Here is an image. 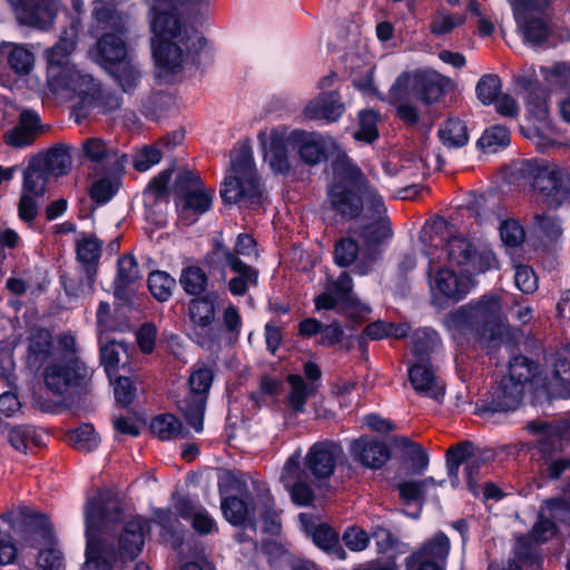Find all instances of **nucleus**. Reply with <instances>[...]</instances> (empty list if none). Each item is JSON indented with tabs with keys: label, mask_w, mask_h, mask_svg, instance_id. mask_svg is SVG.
<instances>
[{
	"label": "nucleus",
	"mask_w": 570,
	"mask_h": 570,
	"mask_svg": "<svg viewBox=\"0 0 570 570\" xmlns=\"http://www.w3.org/2000/svg\"><path fill=\"white\" fill-rule=\"evenodd\" d=\"M40 118L32 110H23L19 124L4 134V141L11 147L23 148L31 145L38 134Z\"/></svg>",
	"instance_id": "2f4dec72"
},
{
	"label": "nucleus",
	"mask_w": 570,
	"mask_h": 570,
	"mask_svg": "<svg viewBox=\"0 0 570 570\" xmlns=\"http://www.w3.org/2000/svg\"><path fill=\"white\" fill-rule=\"evenodd\" d=\"M259 144L264 150V159L274 173L283 174L288 170L287 146L297 148L301 158L306 164H317L330 150L336 149V141L317 132L303 130L287 131L285 127L266 128L258 134Z\"/></svg>",
	"instance_id": "20e7f679"
},
{
	"label": "nucleus",
	"mask_w": 570,
	"mask_h": 570,
	"mask_svg": "<svg viewBox=\"0 0 570 570\" xmlns=\"http://www.w3.org/2000/svg\"><path fill=\"white\" fill-rule=\"evenodd\" d=\"M372 206L358 218V227L354 233L365 247L364 255H370L392 237V230L386 217V208L382 197L372 196ZM372 261L373 257H370Z\"/></svg>",
	"instance_id": "f8f14e48"
},
{
	"label": "nucleus",
	"mask_w": 570,
	"mask_h": 570,
	"mask_svg": "<svg viewBox=\"0 0 570 570\" xmlns=\"http://www.w3.org/2000/svg\"><path fill=\"white\" fill-rule=\"evenodd\" d=\"M176 207L179 219L185 225L196 223L212 207L215 190L207 188L199 176L183 170L175 179Z\"/></svg>",
	"instance_id": "1a4fd4ad"
},
{
	"label": "nucleus",
	"mask_w": 570,
	"mask_h": 570,
	"mask_svg": "<svg viewBox=\"0 0 570 570\" xmlns=\"http://www.w3.org/2000/svg\"><path fill=\"white\" fill-rule=\"evenodd\" d=\"M502 305L495 295H484L476 304L461 306L449 313L443 323L453 338L459 340L468 333L495 341L505 328L502 322Z\"/></svg>",
	"instance_id": "0eeeda50"
},
{
	"label": "nucleus",
	"mask_w": 570,
	"mask_h": 570,
	"mask_svg": "<svg viewBox=\"0 0 570 570\" xmlns=\"http://www.w3.org/2000/svg\"><path fill=\"white\" fill-rule=\"evenodd\" d=\"M78 28L72 24L59 41L45 52L47 61V83L42 86L36 79L30 88L42 95H60L75 101L79 111L98 108L106 109L100 102V85L94 77L70 62V56L76 47Z\"/></svg>",
	"instance_id": "f03ea898"
},
{
	"label": "nucleus",
	"mask_w": 570,
	"mask_h": 570,
	"mask_svg": "<svg viewBox=\"0 0 570 570\" xmlns=\"http://www.w3.org/2000/svg\"><path fill=\"white\" fill-rule=\"evenodd\" d=\"M39 164L48 175L59 177L66 175L71 168V155L65 146H57L40 158L33 160Z\"/></svg>",
	"instance_id": "4c0bfd02"
},
{
	"label": "nucleus",
	"mask_w": 570,
	"mask_h": 570,
	"mask_svg": "<svg viewBox=\"0 0 570 570\" xmlns=\"http://www.w3.org/2000/svg\"><path fill=\"white\" fill-rule=\"evenodd\" d=\"M333 183L328 188L332 209L345 219H358L372 206V196L381 197L361 170L345 155L333 163Z\"/></svg>",
	"instance_id": "423d86ee"
},
{
	"label": "nucleus",
	"mask_w": 570,
	"mask_h": 570,
	"mask_svg": "<svg viewBox=\"0 0 570 570\" xmlns=\"http://www.w3.org/2000/svg\"><path fill=\"white\" fill-rule=\"evenodd\" d=\"M465 22V16L462 13H451L446 10H438L432 18L430 29L435 36L450 33L456 27Z\"/></svg>",
	"instance_id": "6e6d98bb"
},
{
	"label": "nucleus",
	"mask_w": 570,
	"mask_h": 570,
	"mask_svg": "<svg viewBox=\"0 0 570 570\" xmlns=\"http://www.w3.org/2000/svg\"><path fill=\"white\" fill-rule=\"evenodd\" d=\"M409 330L410 327L407 324H394L377 321L368 324L365 327L364 333L372 340H382L384 337L402 338L407 335Z\"/></svg>",
	"instance_id": "5fc2aeb1"
},
{
	"label": "nucleus",
	"mask_w": 570,
	"mask_h": 570,
	"mask_svg": "<svg viewBox=\"0 0 570 570\" xmlns=\"http://www.w3.org/2000/svg\"><path fill=\"white\" fill-rule=\"evenodd\" d=\"M49 361L45 370V382L55 394H62L71 385H81L91 376L90 370L71 350L66 355L59 353Z\"/></svg>",
	"instance_id": "9b49d317"
},
{
	"label": "nucleus",
	"mask_w": 570,
	"mask_h": 570,
	"mask_svg": "<svg viewBox=\"0 0 570 570\" xmlns=\"http://www.w3.org/2000/svg\"><path fill=\"white\" fill-rule=\"evenodd\" d=\"M510 144L509 130L500 125L485 129L478 140V147L484 154H495Z\"/></svg>",
	"instance_id": "c03bdc74"
},
{
	"label": "nucleus",
	"mask_w": 570,
	"mask_h": 570,
	"mask_svg": "<svg viewBox=\"0 0 570 570\" xmlns=\"http://www.w3.org/2000/svg\"><path fill=\"white\" fill-rule=\"evenodd\" d=\"M140 277L139 268L132 256H122L118 261V273L115 281L116 289L125 288Z\"/></svg>",
	"instance_id": "bf43d9fd"
},
{
	"label": "nucleus",
	"mask_w": 570,
	"mask_h": 570,
	"mask_svg": "<svg viewBox=\"0 0 570 570\" xmlns=\"http://www.w3.org/2000/svg\"><path fill=\"white\" fill-rule=\"evenodd\" d=\"M21 24L45 30L60 8V0H8Z\"/></svg>",
	"instance_id": "aec40b11"
},
{
	"label": "nucleus",
	"mask_w": 570,
	"mask_h": 570,
	"mask_svg": "<svg viewBox=\"0 0 570 570\" xmlns=\"http://www.w3.org/2000/svg\"><path fill=\"white\" fill-rule=\"evenodd\" d=\"M350 450L355 461L370 469L381 468L390 458L385 443L367 438L352 441Z\"/></svg>",
	"instance_id": "7c9ffc66"
},
{
	"label": "nucleus",
	"mask_w": 570,
	"mask_h": 570,
	"mask_svg": "<svg viewBox=\"0 0 570 570\" xmlns=\"http://www.w3.org/2000/svg\"><path fill=\"white\" fill-rule=\"evenodd\" d=\"M352 278L345 272L334 282L328 279L325 291L314 299L316 308L333 309L336 304L345 303L355 306L361 315L370 313V307L352 295Z\"/></svg>",
	"instance_id": "4be33fe9"
},
{
	"label": "nucleus",
	"mask_w": 570,
	"mask_h": 570,
	"mask_svg": "<svg viewBox=\"0 0 570 570\" xmlns=\"http://www.w3.org/2000/svg\"><path fill=\"white\" fill-rule=\"evenodd\" d=\"M342 454L343 451L338 444L331 441L318 442L309 448L305 464L315 479H328Z\"/></svg>",
	"instance_id": "5701e85b"
},
{
	"label": "nucleus",
	"mask_w": 570,
	"mask_h": 570,
	"mask_svg": "<svg viewBox=\"0 0 570 570\" xmlns=\"http://www.w3.org/2000/svg\"><path fill=\"white\" fill-rule=\"evenodd\" d=\"M287 381L291 385L288 405L295 413H301L304 411L306 400L315 394L316 385L314 383L306 384L297 374L288 375Z\"/></svg>",
	"instance_id": "37998d69"
},
{
	"label": "nucleus",
	"mask_w": 570,
	"mask_h": 570,
	"mask_svg": "<svg viewBox=\"0 0 570 570\" xmlns=\"http://www.w3.org/2000/svg\"><path fill=\"white\" fill-rule=\"evenodd\" d=\"M500 236L505 246L517 247L524 240V230L522 226L514 219H505L499 227Z\"/></svg>",
	"instance_id": "774afa93"
},
{
	"label": "nucleus",
	"mask_w": 570,
	"mask_h": 570,
	"mask_svg": "<svg viewBox=\"0 0 570 570\" xmlns=\"http://www.w3.org/2000/svg\"><path fill=\"white\" fill-rule=\"evenodd\" d=\"M544 389L551 397H570V348L556 353L552 367L544 376Z\"/></svg>",
	"instance_id": "a878e982"
},
{
	"label": "nucleus",
	"mask_w": 570,
	"mask_h": 570,
	"mask_svg": "<svg viewBox=\"0 0 570 570\" xmlns=\"http://www.w3.org/2000/svg\"><path fill=\"white\" fill-rule=\"evenodd\" d=\"M525 100L528 112L539 124L538 130H549L547 92L539 85L530 86Z\"/></svg>",
	"instance_id": "c9c22d12"
},
{
	"label": "nucleus",
	"mask_w": 570,
	"mask_h": 570,
	"mask_svg": "<svg viewBox=\"0 0 570 570\" xmlns=\"http://www.w3.org/2000/svg\"><path fill=\"white\" fill-rule=\"evenodd\" d=\"M533 187L549 207L560 206L570 195V173L558 165L541 168Z\"/></svg>",
	"instance_id": "a211bd4d"
},
{
	"label": "nucleus",
	"mask_w": 570,
	"mask_h": 570,
	"mask_svg": "<svg viewBox=\"0 0 570 570\" xmlns=\"http://www.w3.org/2000/svg\"><path fill=\"white\" fill-rule=\"evenodd\" d=\"M100 355L101 364L104 365L108 377L112 382L114 377L119 373L121 355H127V347L121 343L111 341L101 346Z\"/></svg>",
	"instance_id": "09e8293b"
},
{
	"label": "nucleus",
	"mask_w": 570,
	"mask_h": 570,
	"mask_svg": "<svg viewBox=\"0 0 570 570\" xmlns=\"http://www.w3.org/2000/svg\"><path fill=\"white\" fill-rule=\"evenodd\" d=\"M179 283L187 294L199 295L206 289L207 276L200 267L187 266L181 271Z\"/></svg>",
	"instance_id": "864d4df0"
},
{
	"label": "nucleus",
	"mask_w": 570,
	"mask_h": 570,
	"mask_svg": "<svg viewBox=\"0 0 570 570\" xmlns=\"http://www.w3.org/2000/svg\"><path fill=\"white\" fill-rule=\"evenodd\" d=\"M215 314V302L210 296L193 298L188 303L191 335L202 346H209L218 338V331L214 327Z\"/></svg>",
	"instance_id": "6ab92c4d"
},
{
	"label": "nucleus",
	"mask_w": 570,
	"mask_h": 570,
	"mask_svg": "<svg viewBox=\"0 0 570 570\" xmlns=\"http://www.w3.org/2000/svg\"><path fill=\"white\" fill-rule=\"evenodd\" d=\"M379 115L373 110L360 112V128L354 134L355 139L372 142L379 136L377 132Z\"/></svg>",
	"instance_id": "0e129e2a"
},
{
	"label": "nucleus",
	"mask_w": 570,
	"mask_h": 570,
	"mask_svg": "<svg viewBox=\"0 0 570 570\" xmlns=\"http://www.w3.org/2000/svg\"><path fill=\"white\" fill-rule=\"evenodd\" d=\"M48 176L49 175L39 164L31 161L24 171L21 193L43 197L48 183Z\"/></svg>",
	"instance_id": "49530a36"
},
{
	"label": "nucleus",
	"mask_w": 570,
	"mask_h": 570,
	"mask_svg": "<svg viewBox=\"0 0 570 570\" xmlns=\"http://www.w3.org/2000/svg\"><path fill=\"white\" fill-rule=\"evenodd\" d=\"M449 551V538L438 533L412 556V560L417 570H445Z\"/></svg>",
	"instance_id": "bb28decb"
},
{
	"label": "nucleus",
	"mask_w": 570,
	"mask_h": 570,
	"mask_svg": "<svg viewBox=\"0 0 570 570\" xmlns=\"http://www.w3.org/2000/svg\"><path fill=\"white\" fill-rule=\"evenodd\" d=\"M512 7L515 21L522 29L527 41L532 45L542 43L549 36L546 22L535 18V13L543 11L550 0H509Z\"/></svg>",
	"instance_id": "f3484780"
},
{
	"label": "nucleus",
	"mask_w": 570,
	"mask_h": 570,
	"mask_svg": "<svg viewBox=\"0 0 570 570\" xmlns=\"http://www.w3.org/2000/svg\"><path fill=\"white\" fill-rule=\"evenodd\" d=\"M222 511L229 523L240 525L253 521L256 508L243 499L230 497L223 500Z\"/></svg>",
	"instance_id": "ea45409f"
},
{
	"label": "nucleus",
	"mask_w": 570,
	"mask_h": 570,
	"mask_svg": "<svg viewBox=\"0 0 570 570\" xmlns=\"http://www.w3.org/2000/svg\"><path fill=\"white\" fill-rule=\"evenodd\" d=\"M124 503L110 491L100 492L85 505L86 562L81 570H114V551L99 538L109 523L122 520Z\"/></svg>",
	"instance_id": "39448f33"
},
{
	"label": "nucleus",
	"mask_w": 570,
	"mask_h": 570,
	"mask_svg": "<svg viewBox=\"0 0 570 570\" xmlns=\"http://www.w3.org/2000/svg\"><path fill=\"white\" fill-rule=\"evenodd\" d=\"M151 432L160 440H173L183 435L181 423L171 414H161L150 424Z\"/></svg>",
	"instance_id": "603ef678"
},
{
	"label": "nucleus",
	"mask_w": 570,
	"mask_h": 570,
	"mask_svg": "<svg viewBox=\"0 0 570 570\" xmlns=\"http://www.w3.org/2000/svg\"><path fill=\"white\" fill-rule=\"evenodd\" d=\"M115 0H94V17L98 23L111 27L90 50L91 58L110 73L124 91L132 90L140 79V70L122 39L124 20L112 8Z\"/></svg>",
	"instance_id": "7ed1b4c3"
},
{
	"label": "nucleus",
	"mask_w": 570,
	"mask_h": 570,
	"mask_svg": "<svg viewBox=\"0 0 570 570\" xmlns=\"http://www.w3.org/2000/svg\"><path fill=\"white\" fill-rule=\"evenodd\" d=\"M225 265L235 273L228 282V289L234 296L245 295L250 287L258 283V273L252 266L243 263L228 248L224 250Z\"/></svg>",
	"instance_id": "c85d7f7f"
},
{
	"label": "nucleus",
	"mask_w": 570,
	"mask_h": 570,
	"mask_svg": "<svg viewBox=\"0 0 570 570\" xmlns=\"http://www.w3.org/2000/svg\"><path fill=\"white\" fill-rule=\"evenodd\" d=\"M176 286V281L168 273L155 271L149 274L148 288L151 295L159 302L168 301Z\"/></svg>",
	"instance_id": "3c124183"
},
{
	"label": "nucleus",
	"mask_w": 570,
	"mask_h": 570,
	"mask_svg": "<svg viewBox=\"0 0 570 570\" xmlns=\"http://www.w3.org/2000/svg\"><path fill=\"white\" fill-rule=\"evenodd\" d=\"M220 196L225 203L258 205L263 188L254 163L253 151L242 145L230 154V166L224 178Z\"/></svg>",
	"instance_id": "6e6552de"
},
{
	"label": "nucleus",
	"mask_w": 570,
	"mask_h": 570,
	"mask_svg": "<svg viewBox=\"0 0 570 570\" xmlns=\"http://www.w3.org/2000/svg\"><path fill=\"white\" fill-rule=\"evenodd\" d=\"M154 35L153 56L157 76L169 78L189 65L206 67L214 61V43L196 30H188L180 18V0H146Z\"/></svg>",
	"instance_id": "f257e3e1"
},
{
	"label": "nucleus",
	"mask_w": 570,
	"mask_h": 570,
	"mask_svg": "<svg viewBox=\"0 0 570 570\" xmlns=\"http://www.w3.org/2000/svg\"><path fill=\"white\" fill-rule=\"evenodd\" d=\"M440 343V337L434 330L422 328L414 332L411 337V351L416 361H426L429 354Z\"/></svg>",
	"instance_id": "a18cd8bd"
},
{
	"label": "nucleus",
	"mask_w": 570,
	"mask_h": 570,
	"mask_svg": "<svg viewBox=\"0 0 570 570\" xmlns=\"http://www.w3.org/2000/svg\"><path fill=\"white\" fill-rule=\"evenodd\" d=\"M345 111L337 91L322 92L309 100L304 108V116L309 120L336 121Z\"/></svg>",
	"instance_id": "c756f323"
},
{
	"label": "nucleus",
	"mask_w": 570,
	"mask_h": 570,
	"mask_svg": "<svg viewBox=\"0 0 570 570\" xmlns=\"http://www.w3.org/2000/svg\"><path fill=\"white\" fill-rule=\"evenodd\" d=\"M443 256L449 263L461 266L468 274H480L497 267V259L490 250H476L462 236H453L448 240L438 259L441 262Z\"/></svg>",
	"instance_id": "ddd939ff"
},
{
	"label": "nucleus",
	"mask_w": 570,
	"mask_h": 570,
	"mask_svg": "<svg viewBox=\"0 0 570 570\" xmlns=\"http://www.w3.org/2000/svg\"><path fill=\"white\" fill-rule=\"evenodd\" d=\"M35 540L41 546L37 564L39 570H63V558L53 541L51 524L46 515L33 514L30 519Z\"/></svg>",
	"instance_id": "412c9836"
},
{
	"label": "nucleus",
	"mask_w": 570,
	"mask_h": 570,
	"mask_svg": "<svg viewBox=\"0 0 570 570\" xmlns=\"http://www.w3.org/2000/svg\"><path fill=\"white\" fill-rule=\"evenodd\" d=\"M416 77L402 73L390 89L389 99L392 104L409 101L413 96Z\"/></svg>",
	"instance_id": "13d9d810"
},
{
	"label": "nucleus",
	"mask_w": 570,
	"mask_h": 570,
	"mask_svg": "<svg viewBox=\"0 0 570 570\" xmlns=\"http://www.w3.org/2000/svg\"><path fill=\"white\" fill-rule=\"evenodd\" d=\"M473 454V445L470 442H462L454 446H451L446 452V466L449 475L453 479V482L458 480L459 466L468 462L465 468L468 483L471 490H473V469L474 461H471Z\"/></svg>",
	"instance_id": "f704fd0d"
},
{
	"label": "nucleus",
	"mask_w": 570,
	"mask_h": 570,
	"mask_svg": "<svg viewBox=\"0 0 570 570\" xmlns=\"http://www.w3.org/2000/svg\"><path fill=\"white\" fill-rule=\"evenodd\" d=\"M501 87V80L497 75H484L476 83V97L483 105H491L499 97Z\"/></svg>",
	"instance_id": "4d7b16f0"
},
{
	"label": "nucleus",
	"mask_w": 570,
	"mask_h": 570,
	"mask_svg": "<svg viewBox=\"0 0 570 570\" xmlns=\"http://www.w3.org/2000/svg\"><path fill=\"white\" fill-rule=\"evenodd\" d=\"M533 376L532 363L523 356L514 357L509 364V375L505 377L513 384L523 385Z\"/></svg>",
	"instance_id": "680f3d73"
},
{
	"label": "nucleus",
	"mask_w": 570,
	"mask_h": 570,
	"mask_svg": "<svg viewBox=\"0 0 570 570\" xmlns=\"http://www.w3.org/2000/svg\"><path fill=\"white\" fill-rule=\"evenodd\" d=\"M67 441L79 451L90 452L98 446L100 440L92 425L83 424L69 431Z\"/></svg>",
	"instance_id": "8fccbe9b"
},
{
	"label": "nucleus",
	"mask_w": 570,
	"mask_h": 570,
	"mask_svg": "<svg viewBox=\"0 0 570 570\" xmlns=\"http://www.w3.org/2000/svg\"><path fill=\"white\" fill-rule=\"evenodd\" d=\"M439 137L449 148H460L469 141L466 125L459 118H449L439 129Z\"/></svg>",
	"instance_id": "a19ab883"
},
{
	"label": "nucleus",
	"mask_w": 570,
	"mask_h": 570,
	"mask_svg": "<svg viewBox=\"0 0 570 570\" xmlns=\"http://www.w3.org/2000/svg\"><path fill=\"white\" fill-rule=\"evenodd\" d=\"M409 380L413 389L421 395L441 403L444 396V384L434 374L426 361H415L409 367Z\"/></svg>",
	"instance_id": "393cba45"
},
{
	"label": "nucleus",
	"mask_w": 570,
	"mask_h": 570,
	"mask_svg": "<svg viewBox=\"0 0 570 570\" xmlns=\"http://www.w3.org/2000/svg\"><path fill=\"white\" fill-rule=\"evenodd\" d=\"M146 529L147 522L140 517H134L126 522L119 539L121 556L132 559L140 553L145 542Z\"/></svg>",
	"instance_id": "72a5a7b5"
},
{
	"label": "nucleus",
	"mask_w": 570,
	"mask_h": 570,
	"mask_svg": "<svg viewBox=\"0 0 570 570\" xmlns=\"http://www.w3.org/2000/svg\"><path fill=\"white\" fill-rule=\"evenodd\" d=\"M119 180L115 177H102L96 180L90 188L91 198L98 204H106L117 193Z\"/></svg>",
	"instance_id": "69168bd1"
},
{
	"label": "nucleus",
	"mask_w": 570,
	"mask_h": 570,
	"mask_svg": "<svg viewBox=\"0 0 570 570\" xmlns=\"http://www.w3.org/2000/svg\"><path fill=\"white\" fill-rule=\"evenodd\" d=\"M430 257V274L433 269H436L434 275H431L430 286L432 299L435 304H441L442 301L448 299L458 302L466 296L473 286V274L461 272L458 275L449 267L438 269V263L434 262L435 257L433 253H429Z\"/></svg>",
	"instance_id": "4468645a"
},
{
	"label": "nucleus",
	"mask_w": 570,
	"mask_h": 570,
	"mask_svg": "<svg viewBox=\"0 0 570 570\" xmlns=\"http://www.w3.org/2000/svg\"><path fill=\"white\" fill-rule=\"evenodd\" d=\"M299 520L317 547L323 550H330L336 546L338 535L334 529L325 523H320L317 525L308 524L307 521L309 518L306 514H299Z\"/></svg>",
	"instance_id": "de8ad7c7"
},
{
	"label": "nucleus",
	"mask_w": 570,
	"mask_h": 570,
	"mask_svg": "<svg viewBox=\"0 0 570 570\" xmlns=\"http://www.w3.org/2000/svg\"><path fill=\"white\" fill-rule=\"evenodd\" d=\"M360 254L357 243L350 237L340 239L334 249L335 263L341 267L352 265Z\"/></svg>",
	"instance_id": "e2e57ef3"
},
{
	"label": "nucleus",
	"mask_w": 570,
	"mask_h": 570,
	"mask_svg": "<svg viewBox=\"0 0 570 570\" xmlns=\"http://www.w3.org/2000/svg\"><path fill=\"white\" fill-rule=\"evenodd\" d=\"M523 389L520 384H513L503 379L492 393L493 411H513L520 404Z\"/></svg>",
	"instance_id": "58836bf2"
},
{
	"label": "nucleus",
	"mask_w": 570,
	"mask_h": 570,
	"mask_svg": "<svg viewBox=\"0 0 570 570\" xmlns=\"http://www.w3.org/2000/svg\"><path fill=\"white\" fill-rule=\"evenodd\" d=\"M58 354L59 352L53 351L49 331L43 328L30 330L27 354V362L30 366H41Z\"/></svg>",
	"instance_id": "473e14b6"
},
{
	"label": "nucleus",
	"mask_w": 570,
	"mask_h": 570,
	"mask_svg": "<svg viewBox=\"0 0 570 570\" xmlns=\"http://www.w3.org/2000/svg\"><path fill=\"white\" fill-rule=\"evenodd\" d=\"M215 375L214 363H197L189 375V387L191 395L178 403L179 410L196 432L204 429L203 417L206 406L208 391Z\"/></svg>",
	"instance_id": "9d476101"
},
{
	"label": "nucleus",
	"mask_w": 570,
	"mask_h": 570,
	"mask_svg": "<svg viewBox=\"0 0 570 570\" xmlns=\"http://www.w3.org/2000/svg\"><path fill=\"white\" fill-rule=\"evenodd\" d=\"M301 452H296L286 461L281 479L292 500L298 505H307L313 500V491L305 481L306 473L301 468Z\"/></svg>",
	"instance_id": "b1692460"
},
{
	"label": "nucleus",
	"mask_w": 570,
	"mask_h": 570,
	"mask_svg": "<svg viewBox=\"0 0 570 570\" xmlns=\"http://www.w3.org/2000/svg\"><path fill=\"white\" fill-rule=\"evenodd\" d=\"M563 500H550L546 502L531 533L518 538L515 542L514 552L519 559L531 558L533 554V543H543L554 537L557 525L553 520L559 519L563 511Z\"/></svg>",
	"instance_id": "dca6fc26"
},
{
	"label": "nucleus",
	"mask_w": 570,
	"mask_h": 570,
	"mask_svg": "<svg viewBox=\"0 0 570 570\" xmlns=\"http://www.w3.org/2000/svg\"><path fill=\"white\" fill-rule=\"evenodd\" d=\"M527 429L530 433L540 436V451L551 460L548 465L549 475L553 479L559 478L569 468L570 461L568 459L553 460V455L563 451L562 443L570 435V425H546L539 421H531Z\"/></svg>",
	"instance_id": "2eb2a0df"
},
{
	"label": "nucleus",
	"mask_w": 570,
	"mask_h": 570,
	"mask_svg": "<svg viewBox=\"0 0 570 570\" xmlns=\"http://www.w3.org/2000/svg\"><path fill=\"white\" fill-rule=\"evenodd\" d=\"M444 480L436 482L433 478L421 481H406L399 485L400 495L405 501H426L435 498L439 487L444 485Z\"/></svg>",
	"instance_id": "e433bc0d"
},
{
	"label": "nucleus",
	"mask_w": 570,
	"mask_h": 570,
	"mask_svg": "<svg viewBox=\"0 0 570 570\" xmlns=\"http://www.w3.org/2000/svg\"><path fill=\"white\" fill-rule=\"evenodd\" d=\"M0 56L9 69L18 77L29 76L36 65V55L31 45L11 41L0 42Z\"/></svg>",
	"instance_id": "cd10ccee"
},
{
	"label": "nucleus",
	"mask_w": 570,
	"mask_h": 570,
	"mask_svg": "<svg viewBox=\"0 0 570 570\" xmlns=\"http://www.w3.org/2000/svg\"><path fill=\"white\" fill-rule=\"evenodd\" d=\"M83 156L92 163H104L112 155L111 148L100 138H88L82 142Z\"/></svg>",
	"instance_id": "338daca9"
},
{
	"label": "nucleus",
	"mask_w": 570,
	"mask_h": 570,
	"mask_svg": "<svg viewBox=\"0 0 570 570\" xmlns=\"http://www.w3.org/2000/svg\"><path fill=\"white\" fill-rule=\"evenodd\" d=\"M451 85V80L448 77L441 76L440 73L432 72L424 78L423 82V96L426 102L436 101L443 96L446 88Z\"/></svg>",
	"instance_id": "052dcab7"
},
{
	"label": "nucleus",
	"mask_w": 570,
	"mask_h": 570,
	"mask_svg": "<svg viewBox=\"0 0 570 570\" xmlns=\"http://www.w3.org/2000/svg\"><path fill=\"white\" fill-rule=\"evenodd\" d=\"M8 441L14 450L27 453L31 446L42 444V436L35 426L18 425L9 430Z\"/></svg>",
	"instance_id": "79ce46f5"
}]
</instances>
